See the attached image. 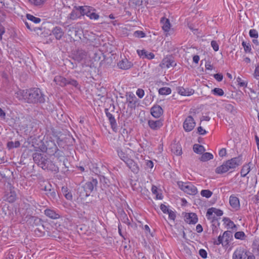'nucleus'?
<instances>
[{
  "mask_svg": "<svg viewBox=\"0 0 259 259\" xmlns=\"http://www.w3.org/2000/svg\"><path fill=\"white\" fill-rule=\"evenodd\" d=\"M160 208L161 210H162V211L164 213H167L170 210V209H168V208L167 207V206H166L165 205H164L163 204H161Z\"/></svg>",
  "mask_w": 259,
  "mask_h": 259,
  "instance_id": "62",
  "label": "nucleus"
},
{
  "mask_svg": "<svg viewBox=\"0 0 259 259\" xmlns=\"http://www.w3.org/2000/svg\"><path fill=\"white\" fill-rule=\"evenodd\" d=\"M16 97L20 100H24L28 103H43L45 96L38 88L19 90L16 93Z\"/></svg>",
  "mask_w": 259,
  "mask_h": 259,
  "instance_id": "1",
  "label": "nucleus"
},
{
  "mask_svg": "<svg viewBox=\"0 0 259 259\" xmlns=\"http://www.w3.org/2000/svg\"><path fill=\"white\" fill-rule=\"evenodd\" d=\"M41 189L46 192L45 194L52 201L57 199L56 190L49 182H44L41 185Z\"/></svg>",
  "mask_w": 259,
  "mask_h": 259,
  "instance_id": "5",
  "label": "nucleus"
},
{
  "mask_svg": "<svg viewBox=\"0 0 259 259\" xmlns=\"http://www.w3.org/2000/svg\"><path fill=\"white\" fill-rule=\"evenodd\" d=\"M242 45L244 48V50L245 53H251V45L249 42L247 43L244 41H243Z\"/></svg>",
  "mask_w": 259,
  "mask_h": 259,
  "instance_id": "45",
  "label": "nucleus"
},
{
  "mask_svg": "<svg viewBox=\"0 0 259 259\" xmlns=\"http://www.w3.org/2000/svg\"><path fill=\"white\" fill-rule=\"evenodd\" d=\"M100 181L103 184L104 187L106 188L109 187L110 185V181L107 178H106L104 176H102L100 178Z\"/></svg>",
  "mask_w": 259,
  "mask_h": 259,
  "instance_id": "47",
  "label": "nucleus"
},
{
  "mask_svg": "<svg viewBox=\"0 0 259 259\" xmlns=\"http://www.w3.org/2000/svg\"><path fill=\"white\" fill-rule=\"evenodd\" d=\"M53 81L56 84L62 87L67 85H71L75 88H78V83L77 80L71 78H65L60 75L55 76Z\"/></svg>",
  "mask_w": 259,
  "mask_h": 259,
  "instance_id": "3",
  "label": "nucleus"
},
{
  "mask_svg": "<svg viewBox=\"0 0 259 259\" xmlns=\"http://www.w3.org/2000/svg\"><path fill=\"white\" fill-rule=\"evenodd\" d=\"M117 153L119 158L124 162H125V161H126L130 158L127 157V155L121 150H118Z\"/></svg>",
  "mask_w": 259,
  "mask_h": 259,
  "instance_id": "42",
  "label": "nucleus"
},
{
  "mask_svg": "<svg viewBox=\"0 0 259 259\" xmlns=\"http://www.w3.org/2000/svg\"><path fill=\"white\" fill-rule=\"evenodd\" d=\"M242 163V156L234 157L230 160L224 162L222 165L217 167L215 169V172L218 174H223L227 172L228 170L234 169Z\"/></svg>",
  "mask_w": 259,
  "mask_h": 259,
  "instance_id": "2",
  "label": "nucleus"
},
{
  "mask_svg": "<svg viewBox=\"0 0 259 259\" xmlns=\"http://www.w3.org/2000/svg\"><path fill=\"white\" fill-rule=\"evenodd\" d=\"M52 32L58 40L60 39L64 35V32L62 29L59 26H56L54 27L53 29Z\"/></svg>",
  "mask_w": 259,
  "mask_h": 259,
  "instance_id": "29",
  "label": "nucleus"
},
{
  "mask_svg": "<svg viewBox=\"0 0 259 259\" xmlns=\"http://www.w3.org/2000/svg\"><path fill=\"white\" fill-rule=\"evenodd\" d=\"M81 6H75L71 13L69 15L68 18L71 20H76L82 16L81 15V11L79 9Z\"/></svg>",
  "mask_w": 259,
  "mask_h": 259,
  "instance_id": "22",
  "label": "nucleus"
},
{
  "mask_svg": "<svg viewBox=\"0 0 259 259\" xmlns=\"http://www.w3.org/2000/svg\"><path fill=\"white\" fill-rule=\"evenodd\" d=\"M4 21H5V19L4 18L0 19V39L1 40L2 39V35L5 32V28L3 26V25L1 24V23L4 22Z\"/></svg>",
  "mask_w": 259,
  "mask_h": 259,
  "instance_id": "53",
  "label": "nucleus"
},
{
  "mask_svg": "<svg viewBox=\"0 0 259 259\" xmlns=\"http://www.w3.org/2000/svg\"><path fill=\"white\" fill-rule=\"evenodd\" d=\"M160 23L162 24V29L165 32H168L171 26L169 19L165 17H162L160 20Z\"/></svg>",
  "mask_w": 259,
  "mask_h": 259,
  "instance_id": "31",
  "label": "nucleus"
},
{
  "mask_svg": "<svg viewBox=\"0 0 259 259\" xmlns=\"http://www.w3.org/2000/svg\"><path fill=\"white\" fill-rule=\"evenodd\" d=\"M247 256L246 251L241 247L237 248L233 254V259H246Z\"/></svg>",
  "mask_w": 259,
  "mask_h": 259,
  "instance_id": "15",
  "label": "nucleus"
},
{
  "mask_svg": "<svg viewBox=\"0 0 259 259\" xmlns=\"http://www.w3.org/2000/svg\"><path fill=\"white\" fill-rule=\"evenodd\" d=\"M32 157L34 162L39 167L44 164V162H45L46 160L48 158V156L46 155L39 152L34 153L32 155Z\"/></svg>",
  "mask_w": 259,
  "mask_h": 259,
  "instance_id": "11",
  "label": "nucleus"
},
{
  "mask_svg": "<svg viewBox=\"0 0 259 259\" xmlns=\"http://www.w3.org/2000/svg\"><path fill=\"white\" fill-rule=\"evenodd\" d=\"M137 52L138 55L143 59L151 60L155 57V55L153 53L148 52L145 50H138Z\"/></svg>",
  "mask_w": 259,
  "mask_h": 259,
  "instance_id": "21",
  "label": "nucleus"
},
{
  "mask_svg": "<svg viewBox=\"0 0 259 259\" xmlns=\"http://www.w3.org/2000/svg\"><path fill=\"white\" fill-rule=\"evenodd\" d=\"M26 223L28 224V225H30L32 226H37L38 228H37L35 230V232L37 230L38 232L41 231L42 229H44V226L42 225V221L41 219L38 218L37 217H35L34 215H32L30 218V219L28 220V221L26 222Z\"/></svg>",
  "mask_w": 259,
  "mask_h": 259,
  "instance_id": "9",
  "label": "nucleus"
},
{
  "mask_svg": "<svg viewBox=\"0 0 259 259\" xmlns=\"http://www.w3.org/2000/svg\"><path fill=\"white\" fill-rule=\"evenodd\" d=\"M148 125L151 129L153 130H157L163 125V123L162 121L161 120H149L148 121Z\"/></svg>",
  "mask_w": 259,
  "mask_h": 259,
  "instance_id": "26",
  "label": "nucleus"
},
{
  "mask_svg": "<svg viewBox=\"0 0 259 259\" xmlns=\"http://www.w3.org/2000/svg\"><path fill=\"white\" fill-rule=\"evenodd\" d=\"M20 146V143L19 141H9L7 144V148L9 149H13L15 148H18Z\"/></svg>",
  "mask_w": 259,
  "mask_h": 259,
  "instance_id": "38",
  "label": "nucleus"
},
{
  "mask_svg": "<svg viewBox=\"0 0 259 259\" xmlns=\"http://www.w3.org/2000/svg\"><path fill=\"white\" fill-rule=\"evenodd\" d=\"M47 149L48 150V152L50 153V154L53 155L58 158H60V161H62V159L65 158L63 155V152L60 150L54 143L53 144L52 147Z\"/></svg>",
  "mask_w": 259,
  "mask_h": 259,
  "instance_id": "13",
  "label": "nucleus"
},
{
  "mask_svg": "<svg viewBox=\"0 0 259 259\" xmlns=\"http://www.w3.org/2000/svg\"><path fill=\"white\" fill-rule=\"evenodd\" d=\"M62 192L65 197L68 200H72V195L67 187H62Z\"/></svg>",
  "mask_w": 259,
  "mask_h": 259,
  "instance_id": "33",
  "label": "nucleus"
},
{
  "mask_svg": "<svg viewBox=\"0 0 259 259\" xmlns=\"http://www.w3.org/2000/svg\"><path fill=\"white\" fill-rule=\"evenodd\" d=\"M163 112L162 108L158 105H154L151 109V114L155 118H159L162 114Z\"/></svg>",
  "mask_w": 259,
  "mask_h": 259,
  "instance_id": "23",
  "label": "nucleus"
},
{
  "mask_svg": "<svg viewBox=\"0 0 259 259\" xmlns=\"http://www.w3.org/2000/svg\"><path fill=\"white\" fill-rule=\"evenodd\" d=\"M213 158V156L211 153L205 152L202 155V156L199 158V159L201 161L205 162L212 159Z\"/></svg>",
  "mask_w": 259,
  "mask_h": 259,
  "instance_id": "34",
  "label": "nucleus"
},
{
  "mask_svg": "<svg viewBox=\"0 0 259 259\" xmlns=\"http://www.w3.org/2000/svg\"><path fill=\"white\" fill-rule=\"evenodd\" d=\"M212 93L218 96H223L224 95V91L221 88H215L211 90Z\"/></svg>",
  "mask_w": 259,
  "mask_h": 259,
  "instance_id": "43",
  "label": "nucleus"
},
{
  "mask_svg": "<svg viewBox=\"0 0 259 259\" xmlns=\"http://www.w3.org/2000/svg\"><path fill=\"white\" fill-rule=\"evenodd\" d=\"M196 125V122L192 116H188L183 123V127L185 132L192 131Z\"/></svg>",
  "mask_w": 259,
  "mask_h": 259,
  "instance_id": "10",
  "label": "nucleus"
},
{
  "mask_svg": "<svg viewBox=\"0 0 259 259\" xmlns=\"http://www.w3.org/2000/svg\"><path fill=\"white\" fill-rule=\"evenodd\" d=\"M185 221L189 224H195L198 222V218L195 213H188L186 214Z\"/></svg>",
  "mask_w": 259,
  "mask_h": 259,
  "instance_id": "25",
  "label": "nucleus"
},
{
  "mask_svg": "<svg viewBox=\"0 0 259 259\" xmlns=\"http://www.w3.org/2000/svg\"><path fill=\"white\" fill-rule=\"evenodd\" d=\"M223 239H224L223 235H222V236L220 235L218 237V239L214 240L213 241V244L214 245H220V244H223Z\"/></svg>",
  "mask_w": 259,
  "mask_h": 259,
  "instance_id": "56",
  "label": "nucleus"
},
{
  "mask_svg": "<svg viewBox=\"0 0 259 259\" xmlns=\"http://www.w3.org/2000/svg\"><path fill=\"white\" fill-rule=\"evenodd\" d=\"M227 225L229 228H231L233 231H236L237 230L236 225L231 220H229V222H228L227 223Z\"/></svg>",
  "mask_w": 259,
  "mask_h": 259,
  "instance_id": "55",
  "label": "nucleus"
},
{
  "mask_svg": "<svg viewBox=\"0 0 259 259\" xmlns=\"http://www.w3.org/2000/svg\"><path fill=\"white\" fill-rule=\"evenodd\" d=\"M176 65V63L171 57H166L162 61V66L163 67H166L169 68L170 67H173Z\"/></svg>",
  "mask_w": 259,
  "mask_h": 259,
  "instance_id": "27",
  "label": "nucleus"
},
{
  "mask_svg": "<svg viewBox=\"0 0 259 259\" xmlns=\"http://www.w3.org/2000/svg\"><path fill=\"white\" fill-rule=\"evenodd\" d=\"M223 235L225 239V242H226L227 244L229 243L233 237L232 233L230 231L224 232Z\"/></svg>",
  "mask_w": 259,
  "mask_h": 259,
  "instance_id": "36",
  "label": "nucleus"
},
{
  "mask_svg": "<svg viewBox=\"0 0 259 259\" xmlns=\"http://www.w3.org/2000/svg\"><path fill=\"white\" fill-rule=\"evenodd\" d=\"M252 163L251 162H249L247 164H244L240 171L241 177H245L247 176V175L250 172L251 169V166L252 165Z\"/></svg>",
  "mask_w": 259,
  "mask_h": 259,
  "instance_id": "30",
  "label": "nucleus"
},
{
  "mask_svg": "<svg viewBox=\"0 0 259 259\" xmlns=\"http://www.w3.org/2000/svg\"><path fill=\"white\" fill-rule=\"evenodd\" d=\"M229 203L231 206L235 210H238L240 208V201L237 197L233 195L230 196Z\"/></svg>",
  "mask_w": 259,
  "mask_h": 259,
  "instance_id": "24",
  "label": "nucleus"
},
{
  "mask_svg": "<svg viewBox=\"0 0 259 259\" xmlns=\"http://www.w3.org/2000/svg\"><path fill=\"white\" fill-rule=\"evenodd\" d=\"M214 78L218 81H221L223 78V75L221 73H216L213 75Z\"/></svg>",
  "mask_w": 259,
  "mask_h": 259,
  "instance_id": "63",
  "label": "nucleus"
},
{
  "mask_svg": "<svg viewBox=\"0 0 259 259\" xmlns=\"http://www.w3.org/2000/svg\"><path fill=\"white\" fill-rule=\"evenodd\" d=\"M4 152L3 151V147L0 145V163H3L5 161Z\"/></svg>",
  "mask_w": 259,
  "mask_h": 259,
  "instance_id": "60",
  "label": "nucleus"
},
{
  "mask_svg": "<svg viewBox=\"0 0 259 259\" xmlns=\"http://www.w3.org/2000/svg\"><path fill=\"white\" fill-rule=\"evenodd\" d=\"M176 91L179 94L184 96H189L194 93V90L192 89H185L182 87H177Z\"/></svg>",
  "mask_w": 259,
  "mask_h": 259,
  "instance_id": "19",
  "label": "nucleus"
},
{
  "mask_svg": "<svg viewBox=\"0 0 259 259\" xmlns=\"http://www.w3.org/2000/svg\"><path fill=\"white\" fill-rule=\"evenodd\" d=\"M16 198V195L14 192L11 191L10 194H8L7 200L9 202H13Z\"/></svg>",
  "mask_w": 259,
  "mask_h": 259,
  "instance_id": "44",
  "label": "nucleus"
},
{
  "mask_svg": "<svg viewBox=\"0 0 259 259\" xmlns=\"http://www.w3.org/2000/svg\"><path fill=\"white\" fill-rule=\"evenodd\" d=\"M250 91L251 94V95H249L250 98L252 101L254 100L256 98H257V96H256V93L253 90L250 89Z\"/></svg>",
  "mask_w": 259,
  "mask_h": 259,
  "instance_id": "64",
  "label": "nucleus"
},
{
  "mask_svg": "<svg viewBox=\"0 0 259 259\" xmlns=\"http://www.w3.org/2000/svg\"><path fill=\"white\" fill-rule=\"evenodd\" d=\"M211 46L214 51L217 52L219 50V46L217 41L212 40L211 41Z\"/></svg>",
  "mask_w": 259,
  "mask_h": 259,
  "instance_id": "58",
  "label": "nucleus"
},
{
  "mask_svg": "<svg viewBox=\"0 0 259 259\" xmlns=\"http://www.w3.org/2000/svg\"><path fill=\"white\" fill-rule=\"evenodd\" d=\"M97 180L92 178L90 181L87 182L84 184H83V185L85 191L91 194L94 189H97Z\"/></svg>",
  "mask_w": 259,
  "mask_h": 259,
  "instance_id": "12",
  "label": "nucleus"
},
{
  "mask_svg": "<svg viewBox=\"0 0 259 259\" xmlns=\"http://www.w3.org/2000/svg\"><path fill=\"white\" fill-rule=\"evenodd\" d=\"M245 236V233L242 231H239L235 233L234 237L236 239L242 240Z\"/></svg>",
  "mask_w": 259,
  "mask_h": 259,
  "instance_id": "50",
  "label": "nucleus"
},
{
  "mask_svg": "<svg viewBox=\"0 0 259 259\" xmlns=\"http://www.w3.org/2000/svg\"><path fill=\"white\" fill-rule=\"evenodd\" d=\"M199 254L203 258H206L207 256V253L204 249H200L199 251Z\"/></svg>",
  "mask_w": 259,
  "mask_h": 259,
  "instance_id": "59",
  "label": "nucleus"
},
{
  "mask_svg": "<svg viewBox=\"0 0 259 259\" xmlns=\"http://www.w3.org/2000/svg\"><path fill=\"white\" fill-rule=\"evenodd\" d=\"M26 18L28 20L32 21L36 24L39 23L41 21V19L39 18L35 17L29 14H27L26 15Z\"/></svg>",
  "mask_w": 259,
  "mask_h": 259,
  "instance_id": "41",
  "label": "nucleus"
},
{
  "mask_svg": "<svg viewBox=\"0 0 259 259\" xmlns=\"http://www.w3.org/2000/svg\"><path fill=\"white\" fill-rule=\"evenodd\" d=\"M252 248L254 252L259 255V242L257 241H254L252 244Z\"/></svg>",
  "mask_w": 259,
  "mask_h": 259,
  "instance_id": "49",
  "label": "nucleus"
},
{
  "mask_svg": "<svg viewBox=\"0 0 259 259\" xmlns=\"http://www.w3.org/2000/svg\"><path fill=\"white\" fill-rule=\"evenodd\" d=\"M193 151L197 154H201L205 151V148L202 145L199 144H194L193 146Z\"/></svg>",
  "mask_w": 259,
  "mask_h": 259,
  "instance_id": "35",
  "label": "nucleus"
},
{
  "mask_svg": "<svg viewBox=\"0 0 259 259\" xmlns=\"http://www.w3.org/2000/svg\"><path fill=\"white\" fill-rule=\"evenodd\" d=\"M120 219L122 223L127 224L128 226H130L131 225L130 220L124 211H122L120 213Z\"/></svg>",
  "mask_w": 259,
  "mask_h": 259,
  "instance_id": "37",
  "label": "nucleus"
},
{
  "mask_svg": "<svg viewBox=\"0 0 259 259\" xmlns=\"http://www.w3.org/2000/svg\"><path fill=\"white\" fill-rule=\"evenodd\" d=\"M30 3L36 6H41L44 4L45 0H28Z\"/></svg>",
  "mask_w": 259,
  "mask_h": 259,
  "instance_id": "54",
  "label": "nucleus"
},
{
  "mask_svg": "<svg viewBox=\"0 0 259 259\" xmlns=\"http://www.w3.org/2000/svg\"><path fill=\"white\" fill-rule=\"evenodd\" d=\"M134 36L136 37L143 38L145 36V33L142 31L137 30L134 32Z\"/></svg>",
  "mask_w": 259,
  "mask_h": 259,
  "instance_id": "52",
  "label": "nucleus"
},
{
  "mask_svg": "<svg viewBox=\"0 0 259 259\" xmlns=\"http://www.w3.org/2000/svg\"><path fill=\"white\" fill-rule=\"evenodd\" d=\"M133 63L129 61L126 58L122 59L117 63L119 68L122 70H127L133 66Z\"/></svg>",
  "mask_w": 259,
  "mask_h": 259,
  "instance_id": "18",
  "label": "nucleus"
},
{
  "mask_svg": "<svg viewBox=\"0 0 259 259\" xmlns=\"http://www.w3.org/2000/svg\"><path fill=\"white\" fill-rule=\"evenodd\" d=\"M179 187L183 191L189 195H195L197 193V189L190 182L184 183L181 181L178 182Z\"/></svg>",
  "mask_w": 259,
  "mask_h": 259,
  "instance_id": "6",
  "label": "nucleus"
},
{
  "mask_svg": "<svg viewBox=\"0 0 259 259\" xmlns=\"http://www.w3.org/2000/svg\"><path fill=\"white\" fill-rule=\"evenodd\" d=\"M77 193L81 198H86L90 195V194L85 191L83 185L78 188Z\"/></svg>",
  "mask_w": 259,
  "mask_h": 259,
  "instance_id": "32",
  "label": "nucleus"
},
{
  "mask_svg": "<svg viewBox=\"0 0 259 259\" xmlns=\"http://www.w3.org/2000/svg\"><path fill=\"white\" fill-rule=\"evenodd\" d=\"M225 109L227 111L231 113L235 114V113L236 112V110L234 107L230 103L226 104Z\"/></svg>",
  "mask_w": 259,
  "mask_h": 259,
  "instance_id": "48",
  "label": "nucleus"
},
{
  "mask_svg": "<svg viewBox=\"0 0 259 259\" xmlns=\"http://www.w3.org/2000/svg\"><path fill=\"white\" fill-rule=\"evenodd\" d=\"M45 214L52 219H59L60 215L53 209L47 208L44 211Z\"/></svg>",
  "mask_w": 259,
  "mask_h": 259,
  "instance_id": "28",
  "label": "nucleus"
},
{
  "mask_svg": "<svg viewBox=\"0 0 259 259\" xmlns=\"http://www.w3.org/2000/svg\"><path fill=\"white\" fill-rule=\"evenodd\" d=\"M125 163L126 166L131 170L134 174H137L139 171V167L137 163L133 159L129 158Z\"/></svg>",
  "mask_w": 259,
  "mask_h": 259,
  "instance_id": "20",
  "label": "nucleus"
},
{
  "mask_svg": "<svg viewBox=\"0 0 259 259\" xmlns=\"http://www.w3.org/2000/svg\"><path fill=\"white\" fill-rule=\"evenodd\" d=\"M172 152L177 155H180L182 153V148L180 145L175 144L172 148Z\"/></svg>",
  "mask_w": 259,
  "mask_h": 259,
  "instance_id": "40",
  "label": "nucleus"
},
{
  "mask_svg": "<svg viewBox=\"0 0 259 259\" xmlns=\"http://www.w3.org/2000/svg\"><path fill=\"white\" fill-rule=\"evenodd\" d=\"M249 34L250 37L257 38L258 36V32L254 29L249 30Z\"/></svg>",
  "mask_w": 259,
  "mask_h": 259,
  "instance_id": "51",
  "label": "nucleus"
},
{
  "mask_svg": "<svg viewBox=\"0 0 259 259\" xmlns=\"http://www.w3.org/2000/svg\"><path fill=\"white\" fill-rule=\"evenodd\" d=\"M87 56V52L82 50H78L73 55V59L80 62L83 60H85Z\"/></svg>",
  "mask_w": 259,
  "mask_h": 259,
  "instance_id": "17",
  "label": "nucleus"
},
{
  "mask_svg": "<svg viewBox=\"0 0 259 259\" xmlns=\"http://www.w3.org/2000/svg\"><path fill=\"white\" fill-rule=\"evenodd\" d=\"M20 213L22 218L21 222L24 224L27 222L28 220L32 217L33 208L28 205L26 208H21Z\"/></svg>",
  "mask_w": 259,
  "mask_h": 259,
  "instance_id": "7",
  "label": "nucleus"
},
{
  "mask_svg": "<svg viewBox=\"0 0 259 259\" xmlns=\"http://www.w3.org/2000/svg\"><path fill=\"white\" fill-rule=\"evenodd\" d=\"M237 81L240 87H246L247 85V82L243 81L240 77L237 78Z\"/></svg>",
  "mask_w": 259,
  "mask_h": 259,
  "instance_id": "57",
  "label": "nucleus"
},
{
  "mask_svg": "<svg viewBox=\"0 0 259 259\" xmlns=\"http://www.w3.org/2000/svg\"><path fill=\"white\" fill-rule=\"evenodd\" d=\"M200 193L203 197L207 198H210L212 195V192L209 190H202Z\"/></svg>",
  "mask_w": 259,
  "mask_h": 259,
  "instance_id": "46",
  "label": "nucleus"
},
{
  "mask_svg": "<svg viewBox=\"0 0 259 259\" xmlns=\"http://www.w3.org/2000/svg\"><path fill=\"white\" fill-rule=\"evenodd\" d=\"M105 113L109 121L111 127L113 131L116 132L117 125L114 116L108 111V109H105Z\"/></svg>",
  "mask_w": 259,
  "mask_h": 259,
  "instance_id": "16",
  "label": "nucleus"
},
{
  "mask_svg": "<svg viewBox=\"0 0 259 259\" xmlns=\"http://www.w3.org/2000/svg\"><path fill=\"white\" fill-rule=\"evenodd\" d=\"M136 94L140 98H142L144 96V91L141 89H138L137 90Z\"/></svg>",
  "mask_w": 259,
  "mask_h": 259,
  "instance_id": "61",
  "label": "nucleus"
},
{
  "mask_svg": "<svg viewBox=\"0 0 259 259\" xmlns=\"http://www.w3.org/2000/svg\"><path fill=\"white\" fill-rule=\"evenodd\" d=\"M213 213H214L218 217L222 216L223 214V211L222 210L211 207L207 210L206 212V215L208 220H212V221L215 220L214 216L212 217Z\"/></svg>",
  "mask_w": 259,
  "mask_h": 259,
  "instance_id": "14",
  "label": "nucleus"
},
{
  "mask_svg": "<svg viewBox=\"0 0 259 259\" xmlns=\"http://www.w3.org/2000/svg\"><path fill=\"white\" fill-rule=\"evenodd\" d=\"M171 90L170 88L163 87L159 90V94L162 95H167L171 93Z\"/></svg>",
  "mask_w": 259,
  "mask_h": 259,
  "instance_id": "39",
  "label": "nucleus"
},
{
  "mask_svg": "<svg viewBox=\"0 0 259 259\" xmlns=\"http://www.w3.org/2000/svg\"><path fill=\"white\" fill-rule=\"evenodd\" d=\"M79 9L81 11V15H86L91 20H96L100 18L99 15L96 13V10L93 7L83 6L79 7Z\"/></svg>",
  "mask_w": 259,
  "mask_h": 259,
  "instance_id": "4",
  "label": "nucleus"
},
{
  "mask_svg": "<svg viewBox=\"0 0 259 259\" xmlns=\"http://www.w3.org/2000/svg\"><path fill=\"white\" fill-rule=\"evenodd\" d=\"M43 169H47L54 172L55 174H57L59 172V167L55 164L48 157L46 160L44 164L40 166Z\"/></svg>",
  "mask_w": 259,
  "mask_h": 259,
  "instance_id": "8",
  "label": "nucleus"
}]
</instances>
